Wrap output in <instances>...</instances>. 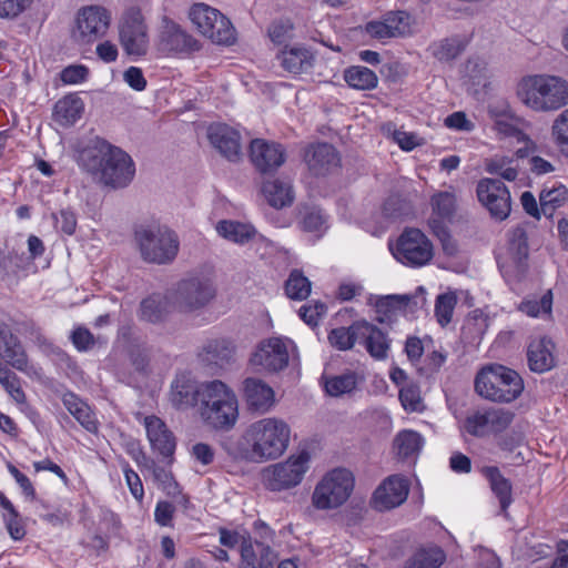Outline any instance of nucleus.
Segmentation results:
<instances>
[{"label":"nucleus","mask_w":568,"mask_h":568,"mask_svg":"<svg viewBox=\"0 0 568 568\" xmlns=\"http://www.w3.org/2000/svg\"><path fill=\"white\" fill-rule=\"evenodd\" d=\"M291 427L282 418L263 417L250 423L237 440L225 448L234 458L266 463L281 457L288 448Z\"/></svg>","instance_id":"f257e3e1"},{"label":"nucleus","mask_w":568,"mask_h":568,"mask_svg":"<svg viewBox=\"0 0 568 568\" xmlns=\"http://www.w3.org/2000/svg\"><path fill=\"white\" fill-rule=\"evenodd\" d=\"M200 403L196 408L202 423L214 430H230L239 420V400L224 382L214 379L199 384Z\"/></svg>","instance_id":"f03ea898"},{"label":"nucleus","mask_w":568,"mask_h":568,"mask_svg":"<svg viewBox=\"0 0 568 568\" xmlns=\"http://www.w3.org/2000/svg\"><path fill=\"white\" fill-rule=\"evenodd\" d=\"M516 94L531 111H558L568 105V81L549 74L527 75L518 82Z\"/></svg>","instance_id":"7ed1b4c3"},{"label":"nucleus","mask_w":568,"mask_h":568,"mask_svg":"<svg viewBox=\"0 0 568 568\" xmlns=\"http://www.w3.org/2000/svg\"><path fill=\"white\" fill-rule=\"evenodd\" d=\"M135 242L142 258L159 265L171 263L180 250L178 234L168 226H142L135 231Z\"/></svg>","instance_id":"20e7f679"},{"label":"nucleus","mask_w":568,"mask_h":568,"mask_svg":"<svg viewBox=\"0 0 568 568\" xmlns=\"http://www.w3.org/2000/svg\"><path fill=\"white\" fill-rule=\"evenodd\" d=\"M475 388L484 398L509 403L521 394L524 384L515 371L503 365H490L478 373Z\"/></svg>","instance_id":"39448f33"},{"label":"nucleus","mask_w":568,"mask_h":568,"mask_svg":"<svg viewBox=\"0 0 568 568\" xmlns=\"http://www.w3.org/2000/svg\"><path fill=\"white\" fill-rule=\"evenodd\" d=\"M355 486L353 473L343 467L327 471L315 485L311 504L316 510H334L351 497Z\"/></svg>","instance_id":"423d86ee"},{"label":"nucleus","mask_w":568,"mask_h":568,"mask_svg":"<svg viewBox=\"0 0 568 568\" xmlns=\"http://www.w3.org/2000/svg\"><path fill=\"white\" fill-rule=\"evenodd\" d=\"M311 454L300 450L285 460L267 466L262 471V481L271 491H283L298 486L310 469Z\"/></svg>","instance_id":"0eeeda50"},{"label":"nucleus","mask_w":568,"mask_h":568,"mask_svg":"<svg viewBox=\"0 0 568 568\" xmlns=\"http://www.w3.org/2000/svg\"><path fill=\"white\" fill-rule=\"evenodd\" d=\"M189 18L196 30L214 43L230 45L236 40V31L230 19L206 3L193 4Z\"/></svg>","instance_id":"6e6552de"},{"label":"nucleus","mask_w":568,"mask_h":568,"mask_svg":"<svg viewBox=\"0 0 568 568\" xmlns=\"http://www.w3.org/2000/svg\"><path fill=\"white\" fill-rule=\"evenodd\" d=\"M389 250L396 261L409 267L427 265L434 256V246L430 240L420 230L405 229Z\"/></svg>","instance_id":"1a4fd4ad"},{"label":"nucleus","mask_w":568,"mask_h":568,"mask_svg":"<svg viewBox=\"0 0 568 568\" xmlns=\"http://www.w3.org/2000/svg\"><path fill=\"white\" fill-rule=\"evenodd\" d=\"M111 21V12L105 7L84 6L75 14L72 37L80 44H92L108 34Z\"/></svg>","instance_id":"9d476101"},{"label":"nucleus","mask_w":568,"mask_h":568,"mask_svg":"<svg viewBox=\"0 0 568 568\" xmlns=\"http://www.w3.org/2000/svg\"><path fill=\"white\" fill-rule=\"evenodd\" d=\"M119 41L125 54L133 59L148 53V27L140 9L130 8L123 13L119 22Z\"/></svg>","instance_id":"9b49d317"},{"label":"nucleus","mask_w":568,"mask_h":568,"mask_svg":"<svg viewBox=\"0 0 568 568\" xmlns=\"http://www.w3.org/2000/svg\"><path fill=\"white\" fill-rule=\"evenodd\" d=\"M215 293L210 278L191 277L178 284L171 298L174 308L189 313L205 307L215 297Z\"/></svg>","instance_id":"f8f14e48"},{"label":"nucleus","mask_w":568,"mask_h":568,"mask_svg":"<svg viewBox=\"0 0 568 568\" xmlns=\"http://www.w3.org/2000/svg\"><path fill=\"white\" fill-rule=\"evenodd\" d=\"M292 342L288 338L271 337L262 341L250 358L258 371L278 372L288 364Z\"/></svg>","instance_id":"ddd939ff"},{"label":"nucleus","mask_w":568,"mask_h":568,"mask_svg":"<svg viewBox=\"0 0 568 568\" xmlns=\"http://www.w3.org/2000/svg\"><path fill=\"white\" fill-rule=\"evenodd\" d=\"M156 48L165 57H182L199 51L200 43L175 22L164 20L158 37Z\"/></svg>","instance_id":"4468645a"},{"label":"nucleus","mask_w":568,"mask_h":568,"mask_svg":"<svg viewBox=\"0 0 568 568\" xmlns=\"http://www.w3.org/2000/svg\"><path fill=\"white\" fill-rule=\"evenodd\" d=\"M135 165L132 158L122 149L115 146L108 156L97 180L111 187H124L134 178Z\"/></svg>","instance_id":"2eb2a0df"},{"label":"nucleus","mask_w":568,"mask_h":568,"mask_svg":"<svg viewBox=\"0 0 568 568\" xmlns=\"http://www.w3.org/2000/svg\"><path fill=\"white\" fill-rule=\"evenodd\" d=\"M476 191L479 202L494 219L503 221L508 217L511 210L510 194L503 182L486 178L478 182Z\"/></svg>","instance_id":"dca6fc26"},{"label":"nucleus","mask_w":568,"mask_h":568,"mask_svg":"<svg viewBox=\"0 0 568 568\" xmlns=\"http://www.w3.org/2000/svg\"><path fill=\"white\" fill-rule=\"evenodd\" d=\"M115 145L104 139L93 136L81 141L75 151L78 165L97 180L108 156L113 152Z\"/></svg>","instance_id":"f3484780"},{"label":"nucleus","mask_w":568,"mask_h":568,"mask_svg":"<svg viewBox=\"0 0 568 568\" xmlns=\"http://www.w3.org/2000/svg\"><path fill=\"white\" fill-rule=\"evenodd\" d=\"M409 483L402 475L386 477L374 490L371 505L374 509L384 511L400 506L408 496Z\"/></svg>","instance_id":"a211bd4d"},{"label":"nucleus","mask_w":568,"mask_h":568,"mask_svg":"<svg viewBox=\"0 0 568 568\" xmlns=\"http://www.w3.org/2000/svg\"><path fill=\"white\" fill-rule=\"evenodd\" d=\"M0 356L13 368L36 379L42 378L41 368L29 364L28 356L18 337L0 326Z\"/></svg>","instance_id":"6ab92c4d"},{"label":"nucleus","mask_w":568,"mask_h":568,"mask_svg":"<svg viewBox=\"0 0 568 568\" xmlns=\"http://www.w3.org/2000/svg\"><path fill=\"white\" fill-rule=\"evenodd\" d=\"M489 115L494 121L493 130L500 139H514L517 143L524 144V148H519L516 151V156L518 159L526 158L528 153L535 149L532 140L515 125L508 105H505L500 112L495 108H490Z\"/></svg>","instance_id":"aec40b11"},{"label":"nucleus","mask_w":568,"mask_h":568,"mask_svg":"<svg viewBox=\"0 0 568 568\" xmlns=\"http://www.w3.org/2000/svg\"><path fill=\"white\" fill-rule=\"evenodd\" d=\"M250 155L254 166L263 172L278 169L285 162V150L276 142L255 139L250 145Z\"/></svg>","instance_id":"412c9836"},{"label":"nucleus","mask_w":568,"mask_h":568,"mask_svg":"<svg viewBox=\"0 0 568 568\" xmlns=\"http://www.w3.org/2000/svg\"><path fill=\"white\" fill-rule=\"evenodd\" d=\"M207 139L210 143L224 158L230 161L240 159L242 152L240 132L224 123H214L207 128Z\"/></svg>","instance_id":"4be33fe9"},{"label":"nucleus","mask_w":568,"mask_h":568,"mask_svg":"<svg viewBox=\"0 0 568 568\" xmlns=\"http://www.w3.org/2000/svg\"><path fill=\"white\" fill-rule=\"evenodd\" d=\"M240 568H274L277 554L264 541L246 537L240 549Z\"/></svg>","instance_id":"5701e85b"},{"label":"nucleus","mask_w":568,"mask_h":568,"mask_svg":"<svg viewBox=\"0 0 568 568\" xmlns=\"http://www.w3.org/2000/svg\"><path fill=\"white\" fill-rule=\"evenodd\" d=\"M144 427L146 436L153 452L159 453L164 457H170L175 450V437L168 428L165 423L152 415L144 418Z\"/></svg>","instance_id":"b1692460"},{"label":"nucleus","mask_w":568,"mask_h":568,"mask_svg":"<svg viewBox=\"0 0 568 568\" xmlns=\"http://www.w3.org/2000/svg\"><path fill=\"white\" fill-rule=\"evenodd\" d=\"M244 399L248 409L266 413L275 404V393L271 386L258 378H246L243 383Z\"/></svg>","instance_id":"393cba45"},{"label":"nucleus","mask_w":568,"mask_h":568,"mask_svg":"<svg viewBox=\"0 0 568 568\" xmlns=\"http://www.w3.org/2000/svg\"><path fill=\"white\" fill-rule=\"evenodd\" d=\"M308 169L315 175H324L339 165V156L331 144L312 145L305 153Z\"/></svg>","instance_id":"a878e982"},{"label":"nucleus","mask_w":568,"mask_h":568,"mask_svg":"<svg viewBox=\"0 0 568 568\" xmlns=\"http://www.w3.org/2000/svg\"><path fill=\"white\" fill-rule=\"evenodd\" d=\"M234 351L235 347L230 339L211 338L203 344L199 357L207 365L223 367L233 359Z\"/></svg>","instance_id":"bb28decb"},{"label":"nucleus","mask_w":568,"mask_h":568,"mask_svg":"<svg viewBox=\"0 0 568 568\" xmlns=\"http://www.w3.org/2000/svg\"><path fill=\"white\" fill-rule=\"evenodd\" d=\"M281 65L292 74L308 72L314 63V54L305 47H285L278 54Z\"/></svg>","instance_id":"cd10ccee"},{"label":"nucleus","mask_w":568,"mask_h":568,"mask_svg":"<svg viewBox=\"0 0 568 568\" xmlns=\"http://www.w3.org/2000/svg\"><path fill=\"white\" fill-rule=\"evenodd\" d=\"M554 343L546 338H537L530 342L527 351L529 368L537 373H544L555 366Z\"/></svg>","instance_id":"c85d7f7f"},{"label":"nucleus","mask_w":568,"mask_h":568,"mask_svg":"<svg viewBox=\"0 0 568 568\" xmlns=\"http://www.w3.org/2000/svg\"><path fill=\"white\" fill-rule=\"evenodd\" d=\"M199 385L185 375L178 376L172 383L170 400L178 409L197 408L200 403Z\"/></svg>","instance_id":"c756f323"},{"label":"nucleus","mask_w":568,"mask_h":568,"mask_svg":"<svg viewBox=\"0 0 568 568\" xmlns=\"http://www.w3.org/2000/svg\"><path fill=\"white\" fill-rule=\"evenodd\" d=\"M83 112V100L75 94H68L55 103L53 119L62 126H70L81 119Z\"/></svg>","instance_id":"7c9ffc66"},{"label":"nucleus","mask_w":568,"mask_h":568,"mask_svg":"<svg viewBox=\"0 0 568 568\" xmlns=\"http://www.w3.org/2000/svg\"><path fill=\"white\" fill-rule=\"evenodd\" d=\"M215 231L221 237L236 244L247 243L256 235L253 225L232 220L219 221Z\"/></svg>","instance_id":"2f4dec72"},{"label":"nucleus","mask_w":568,"mask_h":568,"mask_svg":"<svg viewBox=\"0 0 568 568\" xmlns=\"http://www.w3.org/2000/svg\"><path fill=\"white\" fill-rule=\"evenodd\" d=\"M63 405L68 412L89 432L98 430V422L90 406L75 394L69 393L63 396Z\"/></svg>","instance_id":"473e14b6"},{"label":"nucleus","mask_w":568,"mask_h":568,"mask_svg":"<svg viewBox=\"0 0 568 568\" xmlns=\"http://www.w3.org/2000/svg\"><path fill=\"white\" fill-rule=\"evenodd\" d=\"M262 192L267 203L275 209L288 206L294 200L291 184L278 179L265 182Z\"/></svg>","instance_id":"72a5a7b5"},{"label":"nucleus","mask_w":568,"mask_h":568,"mask_svg":"<svg viewBox=\"0 0 568 568\" xmlns=\"http://www.w3.org/2000/svg\"><path fill=\"white\" fill-rule=\"evenodd\" d=\"M483 474L489 481L490 488L498 498L501 509L505 511L513 501L511 484L506 479L497 467L483 468Z\"/></svg>","instance_id":"f704fd0d"},{"label":"nucleus","mask_w":568,"mask_h":568,"mask_svg":"<svg viewBox=\"0 0 568 568\" xmlns=\"http://www.w3.org/2000/svg\"><path fill=\"white\" fill-rule=\"evenodd\" d=\"M568 200V189L559 182L545 185L539 195L540 210L545 215L551 216L554 211L562 206Z\"/></svg>","instance_id":"c9c22d12"},{"label":"nucleus","mask_w":568,"mask_h":568,"mask_svg":"<svg viewBox=\"0 0 568 568\" xmlns=\"http://www.w3.org/2000/svg\"><path fill=\"white\" fill-rule=\"evenodd\" d=\"M467 43L466 38L455 36L434 42L429 51L438 61L448 62L456 59L466 49Z\"/></svg>","instance_id":"e433bc0d"},{"label":"nucleus","mask_w":568,"mask_h":568,"mask_svg":"<svg viewBox=\"0 0 568 568\" xmlns=\"http://www.w3.org/2000/svg\"><path fill=\"white\" fill-rule=\"evenodd\" d=\"M361 377L354 372H346L339 375L325 377V392L332 397H339L351 394L357 388Z\"/></svg>","instance_id":"4c0bfd02"},{"label":"nucleus","mask_w":568,"mask_h":568,"mask_svg":"<svg viewBox=\"0 0 568 568\" xmlns=\"http://www.w3.org/2000/svg\"><path fill=\"white\" fill-rule=\"evenodd\" d=\"M517 310L532 318L548 320L552 312V293L548 290L540 298L527 297L523 300Z\"/></svg>","instance_id":"58836bf2"},{"label":"nucleus","mask_w":568,"mask_h":568,"mask_svg":"<svg viewBox=\"0 0 568 568\" xmlns=\"http://www.w3.org/2000/svg\"><path fill=\"white\" fill-rule=\"evenodd\" d=\"M359 328H362V337L365 338V346L368 353L378 359L386 357L388 342L385 334L366 322L361 323Z\"/></svg>","instance_id":"ea45409f"},{"label":"nucleus","mask_w":568,"mask_h":568,"mask_svg":"<svg viewBox=\"0 0 568 568\" xmlns=\"http://www.w3.org/2000/svg\"><path fill=\"white\" fill-rule=\"evenodd\" d=\"M344 80L356 90H373L377 87L378 78L376 73L363 65H353L344 71Z\"/></svg>","instance_id":"a19ab883"},{"label":"nucleus","mask_w":568,"mask_h":568,"mask_svg":"<svg viewBox=\"0 0 568 568\" xmlns=\"http://www.w3.org/2000/svg\"><path fill=\"white\" fill-rule=\"evenodd\" d=\"M424 443V437L419 433L412 429H405L396 435L394 439V447L398 456L408 458L418 455Z\"/></svg>","instance_id":"79ce46f5"},{"label":"nucleus","mask_w":568,"mask_h":568,"mask_svg":"<svg viewBox=\"0 0 568 568\" xmlns=\"http://www.w3.org/2000/svg\"><path fill=\"white\" fill-rule=\"evenodd\" d=\"M169 312V301L160 294H154L141 303L140 318L150 323L161 322Z\"/></svg>","instance_id":"37998d69"},{"label":"nucleus","mask_w":568,"mask_h":568,"mask_svg":"<svg viewBox=\"0 0 568 568\" xmlns=\"http://www.w3.org/2000/svg\"><path fill=\"white\" fill-rule=\"evenodd\" d=\"M550 138L560 154L568 158V108L561 110L551 121Z\"/></svg>","instance_id":"c03bdc74"},{"label":"nucleus","mask_w":568,"mask_h":568,"mask_svg":"<svg viewBox=\"0 0 568 568\" xmlns=\"http://www.w3.org/2000/svg\"><path fill=\"white\" fill-rule=\"evenodd\" d=\"M301 229L313 237L320 239L328 229L327 217L316 207L305 209L298 222Z\"/></svg>","instance_id":"a18cd8bd"},{"label":"nucleus","mask_w":568,"mask_h":568,"mask_svg":"<svg viewBox=\"0 0 568 568\" xmlns=\"http://www.w3.org/2000/svg\"><path fill=\"white\" fill-rule=\"evenodd\" d=\"M445 560L439 547L422 548L406 562L404 568H438Z\"/></svg>","instance_id":"49530a36"},{"label":"nucleus","mask_w":568,"mask_h":568,"mask_svg":"<svg viewBox=\"0 0 568 568\" xmlns=\"http://www.w3.org/2000/svg\"><path fill=\"white\" fill-rule=\"evenodd\" d=\"M457 301L458 297L454 291H447L436 297L434 314L442 327L452 322Z\"/></svg>","instance_id":"de8ad7c7"},{"label":"nucleus","mask_w":568,"mask_h":568,"mask_svg":"<svg viewBox=\"0 0 568 568\" xmlns=\"http://www.w3.org/2000/svg\"><path fill=\"white\" fill-rule=\"evenodd\" d=\"M486 171L507 181H515L518 176V164L514 158L496 155L486 162Z\"/></svg>","instance_id":"09e8293b"},{"label":"nucleus","mask_w":568,"mask_h":568,"mask_svg":"<svg viewBox=\"0 0 568 568\" xmlns=\"http://www.w3.org/2000/svg\"><path fill=\"white\" fill-rule=\"evenodd\" d=\"M398 398L407 413H423L426 409L420 389L415 383L406 384L399 388Z\"/></svg>","instance_id":"8fccbe9b"},{"label":"nucleus","mask_w":568,"mask_h":568,"mask_svg":"<svg viewBox=\"0 0 568 568\" xmlns=\"http://www.w3.org/2000/svg\"><path fill=\"white\" fill-rule=\"evenodd\" d=\"M359 324L361 323L353 324L347 328L338 327L333 329L328 335L329 343L341 351L352 348L356 339L362 337V328H359Z\"/></svg>","instance_id":"3c124183"},{"label":"nucleus","mask_w":568,"mask_h":568,"mask_svg":"<svg viewBox=\"0 0 568 568\" xmlns=\"http://www.w3.org/2000/svg\"><path fill=\"white\" fill-rule=\"evenodd\" d=\"M465 77L475 88H486L490 78L487 62L483 59H469L465 65Z\"/></svg>","instance_id":"603ef678"},{"label":"nucleus","mask_w":568,"mask_h":568,"mask_svg":"<svg viewBox=\"0 0 568 568\" xmlns=\"http://www.w3.org/2000/svg\"><path fill=\"white\" fill-rule=\"evenodd\" d=\"M285 292L291 300H305L311 293V282L300 271H293L285 284Z\"/></svg>","instance_id":"864d4df0"},{"label":"nucleus","mask_w":568,"mask_h":568,"mask_svg":"<svg viewBox=\"0 0 568 568\" xmlns=\"http://www.w3.org/2000/svg\"><path fill=\"white\" fill-rule=\"evenodd\" d=\"M509 258L520 264L528 255L527 237L523 229H516L510 235L508 248Z\"/></svg>","instance_id":"5fc2aeb1"},{"label":"nucleus","mask_w":568,"mask_h":568,"mask_svg":"<svg viewBox=\"0 0 568 568\" xmlns=\"http://www.w3.org/2000/svg\"><path fill=\"white\" fill-rule=\"evenodd\" d=\"M392 38L403 37L412 32L413 19L405 11L390 12L386 16Z\"/></svg>","instance_id":"6e6d98bb"},{"label":"nucleus","mask_w":568,"mask_h":568,"mask_svg":"<svg viewBox=\"0 0 568 568\" xmlns=\"http://www.w3.org/2000/svg\"><path fill=\"white\" fill-rule=\"evenodd\" d=\"M490 324L488 314L480 308L474 310L467 316L463 329L474 337H480Z\"/></svg>","instance_id":"4d7b16f0"},{"label":"nucleus","mask_w":568,"mask_h":568,"mask_svg":"<svg viewBox=\"0 0 568 568\" xmlns=\"http://www.w3.org/2000/svg\"><path fill=\"white\" fill-rule=\"evenodd\" d=\"M488 409L478 410L469 415L464 422V428L473 436L481 437L490 434Z\"/></svg>","instance_id":"13d9d810"},{"label":"nucleus","mask_w":568,"mask_h":568,"mask_svg":"<svg viewBox=\"0 0 568 568\" xmlns=\"http://www.w3.org/2000/svg\"><path fill=\"white\" fill-rule=\"evenodd\" d=\"M428 225L433 233L442 242V246L444 252L453 256L457 252V245L455 241L452 239L449 232L447 231V227L443 223V221H438L437 219H430L428 221Z\"/></svg>","instance_id":"bf43d9fd"},{"label":"nucleus","mask_w":568,"mask_h":568,"mask_svg":"<svg viewBox=\"0 0 568 568\" xmlns=\"http://www.w3.org/2000/svg\"><path fill=\"white\" fill-rule=\"evenodd\" d=\"M455 196L452 193L443 192L432 197V206L437 220L449 217L455 209Z\"/></svg>","instance_id":"052dcab7"},{"label":"nucleus","mask_w":568,"mask_h":568,"mask_svg":"<svg viewBox=\"0 0 568 568\" xmlns=\"http://www.w3.org/2000/svg\"><path fill=\"white\" fill-rule=\"evenodd\" d=\"M121 467L130 493L141 503L144 497V488L140 476L131 468L128 462H122Z\"/></svg>","instance_id":"680f3d73"},{"label":"nucleus","mask_w":568,"mask_h":568,"mask_svg":"<svg viewBox=\"0 0 568 568\" xmlns=\"http://www.w3.org/2000/svg\"><path fill=\"white\" fill-rule=\"evenodd\" d=\"M89 77V68L83 64H71L64 68L60 78L64 84H79L87 81Z\"/></svg>","instance_id":"e2e57ef3"},{"label":"nucleus","mask_w":568,"mask_h":568,"mask_svg":"<svg viewBox=\"0 0 568 568\" xmlns=\"http://www.w3.org/2000/svg\"><path fill=\"white\" fill-rule=\"evenodd\" d=\"M33 0H0V18L13 19L27 10Z\"/></svg>","instance_id":"0e129e2a"},{"label":"nucleus","mask_w":568,"mask_h":568,"mask_svg":"<svg viewBox=\"0 0 568 568\" xmlns=\"http://www.w3.org/2000/svg\"><path fill=\"white\" fill-rule=\"evenodd\" d=\"M490 433H499L506 429L513 422V414L504 409H488Z\"/></svg>","instance_id":"69168bd1"},{"label":"nucleus","mask_w":568,"mask_h":568,"mask_svg":"<svg viewBox=\"0 0 568 568\" xmlns=\"http://www.w3.org/2000/svg\"><path fill=\"white\" fill-rule=\"evenodd\" d=\"M6 528L13 540H21L26 536V528L21 523L19 514L14 508L13 511L3 514Z\"/></svg>","instance_id":"338daca9"},{"label":"nucleus","mask_w":568,"mask_h":568,"mask_svg":"<svg viewBox=\"0 0 568 568\" xmlns=\"http://www.w3.org/2000/svg\"><path fill=\"white\" fill-rule=\"evenodd\" d=\"M54 225L67 235H72L77 227L75 214L70 210H61L53 214Z\"/></svg>","instance_id":"774afa93"}]
</instances>
